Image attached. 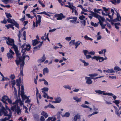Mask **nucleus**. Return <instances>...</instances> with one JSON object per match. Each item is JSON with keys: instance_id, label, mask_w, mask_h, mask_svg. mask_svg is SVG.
<instances>
[{"instance_id": "f257e3e1", "label": "nucleus", "mask_w": 121, "mask_h": 121, "mask_svg": "<svg viewBox=\"0 0 121 121\" xmlns=\"http://www.w3.org/2000/svg\"><path fill=\"white\" fill-rule=\"evenodd\" d=\"M22 51L23 55H24L25 53L26 50L29 51L30 50L31 46L30 44L26 45V44L25 43L22 46Z\"/></svg>"}, {"instance_id": "f03ea898", "label": "nucleus", "mask_w": 121, "mask_h": 121, "mask_svg": "<svg viewBox=\"0 0 121 121\" xmlns=\"http://www.w3.org/2000/svg\"><path fill=\"white\" fill-rule=\"evenodd\" d=\"M18 99L15 101L11 105V110L13 111H14L16 109V108L18 106V103H19Z\"/></svg>"}, {"instance_id": "7ed1b4c3", "label": "nucleus", "mask_w": 121, "mask_h": 121, "mask_svg": "<svg viewBox=\"0 0 121 121\" xmlns=\"http://www.w3.org/2000/svg\"><path fill=\"white\" fill-rule=\"evenodd\" d=\"M15 51L17 57V59L18 58L19 59L18 60H15L16 62L17 65H18L20 64L21 58H20V54L19 53V52L18 50H17Z\"/></svg>"}, {"instance_id": "20e7f679", "label": "nucleus", "mask_w": 121, "mask_h": 121, "mask_svg": "<svg viewBox=\"0 0 121 121\" xmlns=\"http://www.w3.org/2000/svg\"><path fill=\"white\" fill-rule=\"evenodd\" d=\"M6 43L9 45L12 46L14 43L13 39H11L8 37L6 41Z\"/></svg>"}, {"instance_id": "39448f33", "label": "nucleus", "mask_w": 121, "mask_h": 121, "mask_svg": "<svg viewBox=\"0 0 121 121\" xmlns=\"http://www.w3.org/2000/svg\"><path fill=\"white\" fill-rule=\"evenodd\" d=\"M92 59H95L97 61L99 60V62H102L104 60V58L103 57L95 56L92 57Z\"/></svg>"}, {"instance_id": "423d86ee", "label": "nucleus", "mask_w": 121, "mask_h": 121, "mask_svg": "<svg viewBox=\"0 0 121 121\" xmlns=\"http://www.w3.org/2000/svg\"><path fill=\"white\" fill-rule=\"evenodd\" d=\"M23 55H22V58H21L20 62V63L22 62V63L21 64V65H22L23 67V66L24 65V60L25 58L26 57H28V60H29V57L27 55H26L24 56H22Z\"/></svg>"}, {"instance_id": "0eeeda50", "label": "nucleus", "mask_w": 121, "mask_h": 121, "mask_svg": "<svg viewBox=\"0 0 121 121\" xmlns=\"http://www.w3.org/2000/svg\"><path fill=\"white\" fill-rule=\"evenodd\" d=\"M97 17H96V18H97L98 19L99 21V24L100 26H102L103 25V22L101 21V20L102 21L104 22L105 20V19L104 18V17H102L99 15Z\"/></svg>"}, {"instance_id": "6e6552de", "label": "nucleus", "mask_w": 121, "mask_h": 121, "mask_svg": "<svg viewBox=\"0 0 121 121\" xmlns=\"http://www.w3.org/2000/svg\"><path fill=\"white\" fill-rule=\"evenodd\" d=\"M40 44L38 46H37L34 47V50H33V52H35V51L39 50L40 49V47L42 45L43 43V41L40 42Z\"/></svg>"}, {"instance_id": "1a4fd4ad", "label": "nucleus", "mask_w": 121, "mask_h": 121, "mask_svg": "<svg viewBox=\"0 0 121 121\" xmlns=\"http://www.w3.org/2000/svg\"><path fill=\"white\" fill-rule=\"evenodd\" d=\"M85 79L86 80V83L89 85L91 84L92 83V81L91 80V78L90 77H86Z\"/></svg>"}, {"instance_id": "9d476101", "label": "nucleus", "mask_w": 121, "mask_h": 121, "mask_svg": "<svg viewBox=\"0 0 121 121\" xmlns=\"http://www.w3.org/2000/svg\"><path fill=\"white\" fill-rule=\"evenodd\" d=\"M8 98V96L6 95H4L2 97L1 100L4 103L6 104H8V103L6 102V101L7 100Z\"/></svg>"}, {"instance_id": "9b49d317", "label": "nucleus", "mask_w": 121, "mask_h": 121, "mask_svg": "<svg viewBox=\"0 0 121 121\" xmlns=\"http://www.w3.org/2000/svg\"><path fill=\"white\" fill-rule=\"evenodd\" d=\"M46 59L45 56L44 54H43V56L41 57L40 59H39L38 61L39 63H41L44 62Z\"/></svg>"}, {"instance_id": "f8f14e48", "label": "nucleus", "mask_w": 121, "mask_h": 121, "mask_svg": "<svg viewBox=\"0 0 121 121\" xmlns=\"http://www.w3.org/2000/svg\"><path fill=\"white\" fill-rule=\"evenodd\" d=\"M120 20L121 21V17L120 16V14L117 13V17L113 20V21L115 22L117 21H120Z\"/></svg>"}, {"instance_id": "ddd939ff", "label": "nucleus", "mask_w": 121, "mask_h": 121, "mask_svg": "<svg viewBox=\"0 0 121 121\" xmlns=\"http://www.w3.org/2000/svg\"><path fill=\"white\" fill-rule=\"evenodd\" d=\"M87 11L91 13L89 14V15H91L95 17H97L99 15L98 14H97L95 13L94 12L91 10L88 11Z\"/></svg>"}, {"instance_id": "4468645a", "label": "nucleus", "mask_w": 121, "mask_h": 121, "mask_svg": "<svg viewBox=\"0 0 121 121\" xmlns=\"http://www.w3.org/2000/svg\"><path fill=\"white\" fill-rule=\"evenodd\" d=\"M57 103H60L62 101V99L60 97H57L55 98Z\"/></svg>"}, {"instance_id": "2eb2a0df", "label": "nucleus", "mask_w": 121, "mask_h": 121, "mask_svg": "<svg viewBox=\"0 0 121 121\" xmlns=\"http://www.w3.org/2000/svg\"><path fill=\"white\" fill-rule=\"evenodd\" d=\"M65 16L63 15L62 13L60 14L58 17L57 18V20H61L62 18H65Z\"/></svg>"}, {"instance_id": "dca6fc26", "label": "nucleus", "mask_w": 121, "mask_h": 121, "mask_svg": "<svg viewBox=\"0 0 121 121\" xmlns=\"http://www.w3.org/2000/svg\"><path fill=\"white\" fill-rule=\"evenodd\" d=\"M21 110L19 106H17L16 109L15 110V112H16L17 113L19 114L20 113H21Z\"/></svg>"}, {"instance_id": "f3484780", "label": "nucleus", "mask_w": 121, "mask_h": 121, "mask_svg": "<svg viewBox=\"0 0 121 121\" xmlns=\"http://www.w3.org/2000/svg\"><path fill=\"white\" fill-rule=\"evenodd\" d=\"M39 42H40L38 41L37 39L33 40L32 41V44L34 46H35L36 44L38 43Z\"/></svg>"}, {"instance_id": "a211bd4d", "label": "nucleus", "mask_w": 121, "mask_h": 121, "mask_svg": "<svg viewBox=\"0 0 121 121\" xmlns=\"http://www.w3.org/2000/svg\"><path fill=\"white\" fill-rule=\"evenodd\" d=\"M72 19H73L70 20V22L72 23L76 24V22L77 21V17H72Z\"/></svg>"}, {"instance_id": "6ab92c4d", "label": "nucleus", "mask_w": 121, "mask_h": 121, "mask_svg": "<svg viewBox=\"0 0 121 121\" xmlns=\"http://www.w3.org/2000/svg\"><path fill=\"white\" fill-rule=\"evenodd\" d=\"M24 28H23L21 30L19 31V33L18 34V38L19 40V41L20 42H21V41L20 39V38L21 37V32L23 31L24 30Z\"/></svg>"}, {"instance_id": "aec40b11", "label": "nucleus", "mask_w": 121, "mask_h": 121, "mask_svg": "<svg viewBox=\"0 0 121 121\" xmlns=\"http://www.w3.org/2000/svg\"><path fill=\"white\" fill-rule=\"evenodd\" d=\"M48 69L47 68H45L43 70V73L44 75H45L46 73H48Z\"/></svg>"}, {"instance_id": "412c9836", "label": "nucleus", "mask_w": 121, "mask_h": 121, "mask_svg": "<svg viewBox=\"0 0 121 121\" xmlns=\"http://www.w3.org/2000/svg\"><path fill=\"white\" fill-rule=\"evenodd\" d=\"M80 116L78 114L76 115L74 117L73 121H77L78 119H80Z\"/></svg>"}, {"instance_id": "4be33fe9", "label": "nucleus", "mask_w": 121, "mask_h": 121, "mask_svg": "<svg viewBox=\"0 0 121 121\" xmlns=\"http://www.w3.org/2000/svg\"><path fill=\"white\" fill-rule=\"evenodd\" d=\"M73 99L76 101L77 102L81 101V98H78L77 97L75 96L73 97Z\"/></svg>"}, {"instance_id": "5701e85b", "label": "nucleus", "mask_w": 121, "mask_h": 121, "mask_svg": "<svg viewBox=\"0 0 121 121\" xmlns=\"http://www.w3.org/2000/svg\"><path fill=\"white\" fill-rule=\"evenodd\" d=\"M41 114L43 115V116H44L45 118H46L48 116L47 113L46 112L44 111H42V112Z\"/></svg>"}, {"instance_id": "b1692460", "label": "nucleus", "mask_w": 121, "mask_h": 121, "mask_svg": "<svg viewBox=\"0 0 121 121\" xmlns=\"http://www.w3.org/2000/svg\"><path fill=\"white\" fill-rule=\"evenodd\" d=\"M16 82L17 83L16 85L18 86L19 87V90H18V92H19V91H20V84L19 82V80L18 79H17L16 80Z\"/></svg>"}, {"instance_id": "393cba45", "label": "nucleus", "mask_w": 121, "mask_h": 121, "mask_svg": "<svg viewBox=\"0 0 121 121\" xmlns=\"http://www.w3.org/2000/svg\"><path fill=\"white\" fill-rule=\"evenodd\" d=\"M7 21L8 23H10L11 24H13L14 22L15 21L14 20L11 19L10 18H8L7 19Z\"/></svg>"}, {"instance_id": "a878e982", "label": "nucleus", "mask_w": 121, "mask_h": 121, "mask_svg": "<svg viewBox=\"0 0 121 121\" xmlns=\"http://www.w3.org/2000/svg\"><path fill=\"white\" fill-rule=\"evenodd\" d=\"M106 72L107 73H112L115 72L113 69H108V70L106 71Z\"/></svg>"}, {"instance_id": "bb28decb", "label": "nucleus", "mask_w": 121, "mask_h": 121, "mask_svg": "<svg viewBox=\"0 0 121 121\" xmlns=\"http://www.w3.org/2000/svg\"><path fill=\"white\" fill-rule=\"evenodd\" d=\"M12 55L13 54L9 52L7 53V56L8 59L13 58V56Z\"/></svg>"}, {"instance_id": "cd10ccee", "label": "nucleus", "mask_w": 121, "mask_h": 121, "mask_svg": "<svg viewBox=\"0 0 121 121\" xmlns=\"http://www.w3.org/2000/svg\"><path fill=\"white\" fill-rule=\"evenodd\" d=\"M80 60L81 62L83 63L84 66H86L89 65V63L86 62L84 60L82 59H80Z\"/></svg>"}, {"instance_id": "c85d7f7f", "label": "nucleus", "mask_w": 121, "mask_h": 121, "mask_svg": "<svg viewBox=\"0 0 121 121\" xmlns=\"http://www.w3.org/2000/svg\"><path fill=\"white\" fill-rule=\"evenodd\" d=\"M95 91L96 93L100 94H103V93L104 92V91H102L99 90H95Z\"/></svg>"}, {"instance_id": "c756f323", "label": "nucleus", "mask_w": 121, "mask_h": 121, "mask_svg": "<svg viewBox=\"0 0 121 121\" xmlns=\"http://www.w3.org/2000/svg\"><path fill=\"white\" fill-rule=\"evenodd\" d=\"M75 40H71L69 43V44L70 46H71L73 44L75 45Z\"/></svg>"}, {"instance_id": "7c9ffc66", "label": "nucleus", "mask_w": 121, "mask_h": 121, "mask_svg": "<svg viewBox=\"0 0 121 121\" xmlns=\"http://www.w3.org/2000/svg\"><path fill=\"white\" fill-rule=\"evenodd\" d=\"M70 114L69 112H66L65 114L63 115H62V117H68L70 116Z\"/></svg>"}, {"instance_id": "2f4dec72", "label": "nucleus", "mask_w": 121, "mask_h": 121, "mask_svg": "<svg viewBox=\"0 0 121 121\" xmlns=\"http://www.w3.org/2000/svg\"><path fill=\"white\" fill-rule=\"evenodd\" d=\"M5 13L6 15V17L8 19L12 17V16L11 15L10 13Z\"/></svg>"}, {"instance_id": "473e14b6", "label": "nucleus", "mask_w": 121, "mask_h": 121, "mask_svg": "<svg viewBox=\"0 0 121 121\" xmlns=\"http://www.w3.org/2000/svg\"><path fill=\"white\" fill-rule=\"evenodd\" d=\"M22 68H23V67L22 65H21V64H20V68H21V71L20 73V75H22V76H23V70H22Z\"/></svg>"}, {"instance_id": "72a5a7b5", "label": "nucleus", "mask_w": 121, "mask_h": 121, "mask_svg": "<svg viewBox=\"0 0 121 121\" xmlns=\"http://www.w3.org/2000/svg\"><path fill=\"white\" fill-rule=\"evenodd\" d=\"M5 109L4 107H3V108L0 110V116H2L4 110Z\"/></svg>"}, {"instance_id": "f704fd0d", "label": "nucleus", "mask_w": 121, "mask_h": 121, "mask_svg": "<svg viewBox=\"0 0 121 121\" xmlns=\"http://www.w3.org/2000/svg\"><path fill=\"white\" fill-rule=\"evenodd\" d=\"M98 75V74L96 73H94L91 74H89V76L90 77H94L97 76Z\"/></svg>"}, {"instance_id": "c9c22d12", "label": "nucleus", "mask_w": 121, "mask_h": 121, "mask_svg": "<svg viewBox=\"0 0 121 121\" xmlns=\"http://www.w3.org/2000/svg\"><path fill=\"white\" fill-rule=\"evenodd\" d=\"M84 38L87 40H90L91 41H92L93 40L92 39L88 37L87 35H86L84 37Z\"/></svg>"}, {"instance_id": "e433bc0d", "label": "nucleus", "mask_w": 121, "mask_h": 121, "mask_svg": "<svg viewBox=\"0 0 121 121\" xmlns=\"http://www.w3.org/2000/svg\"><path fill=\"white\" fill-rule=\"evenodd\" d=\"M48 90L49 89L48 87H44L41 89V90H42V91H43L44 92L48 91Z\"/></svg>"}, {"instance_id": "4c0bfd02", "label": "nucleus", "mask_w": 121, "mask_h": 121, "mask_svg": "<svg viewBox=\"0 0 121 121\" xmlns=\"http://www.w3.org/2000/svg\"><path fill=\"white\" fill-rule=\"evenodd\" d=\"M114 70H117L118 71H120L121 69L118 66H116L114 68Z\"/></svg>"}, {"instance_id": "58836bf2", "label": "nucleus", "mask_w": 121, "mask_h": 121, "mask_svg": "<svg viewBox=\"0 0 121 121\" xmlns=\"http://www.w3.org/2000/svg\"><path fill=\"white\" fill-rule=\"evenodd\" d=\"M12 46L13 48H14L15 51L18 50L17 46L14 44H14H13V45H12Z\"/></svg>"}, {"instance_id": "ea45409f", "label": "nucleus", "mask_w": 121, "mask_h": 121, "mask_svg": "<svg viewBox=\"0 0 121 121\" xmlns=\"http://www.w3.org/2000/svg\"><path fill=\"white\" fill-rule=\"evenodd\" d=\"M83 52L85 56L87 55V54H89V51L86 50H83Z\"/></svg>"}, {"instance_id": "a19ab883", "label": "nucleus", "mask_w": 121, "mask_h": 121, "mask_svg": "<svg viewBox=\"0 0 121 121\" xmlns=\"http://www.w3.org/2000/svg\"><path fill=\"white\" fill-rule=\"evenodd\" d=\"M98 113V112H97L96 111V112H94L92 114L88 115V117H90L92 116L95 114H97Z\"/></svg>"}, {"instance_id": "79ce46f5", "label": "nucleus", "mask_w": 121, "mask_h": 121, "mask_svg": "<svg viewBox=\"0 0 121 121\" xmlns=\"http://www.w3.org/2000/svg\"><path fill=\"white\" fill-rule=\"evenodd\" d=\"M23 39L24 40H26V32L24 31L23 33Z\"/></svg>"}, {"instance_id": "37998d69", "label": "nucleus", "mask_w": 121, "mask_h": 121, "mask_svg": "<svg viewBox=\"0 0 121 121\" xmlns=\"http://www.w3.org/2000/svg\"><path fill=\"white\" fill-rule=\"evenodd\" d=\"M103 94L104 95H110V96H112L113 95V94L112 93H103Z\"/></svg>"}, {"instance_id": "c03bdc74", "label": "nucleus", "mask_w": 121, "mask_h": 121, "mask_svg": "<svg viewBox=\"0 0 121 121\" xmlns=\"http://www.w3.org/2000/svg\"><path fill=\"white\" fill-rule=\"evenodd\" d=\"M42 92L44 94L43 95V96L44 98L46 97L47 96H48V94L43 91H42Z\"/></svg>"}, {"instance_id": "a18cd8bd", "label": "nucleus", "mask_w": 121, "mask_h": 121, "mask_svg": "<svg viewBox=\"0 0 121 121\" xmlns=\"http://www.w3.org/2000/svg\"><path fill=\"white\" fill-rule=\"evenodd\" d=\"M13 24L16 27L18 28H19V25L16 22V21H15L14 22Z\"/></svg>"}, {"instance_id": "49530a36", "label": "nucleus", "mask_w": 121, "mask_h": 121, "mask_svg": "<svg viewBox=\"0 0 121 121\" xmlns=\"http://www.w3.org/2000/svg\"><path fill=\"white\" fill-rule=\"evenodd\" d=\"M63 87L66 89H68L69 90H71V88L69 85H64L63 86Z\"/></svg>"}, {"instance_id": "de8ad7c7", "label": "nucleus", "mask_w": 121, "mask_h": 121, "mask_svg": "<svg viewBox=\"0 0 121 121\" xmlns=\"http://www.w3.org/2000/svg\"><path fill=\"white\" fill-rule=\"evenodd\" d=\"M81 43L82 44V42H80V41H78L76 42L75 43V45L78 46Z\"/></svg>"}, {"instance_id": "09e8293b", "label": "nucleus", "mask_w": 121, "mask_h": 121, "mask_svg": "<svg viewBox=\"0 0 121 121\" xmlns=\"http://www.w3.org/2000/svg\"><path fill=\"white\" fill-rule=\"evenodd\" d=\"M0 5L2 7H7V8H9L10 7V6L9 5H3V4H0Z\"/></svg>"}, {"instance_id": "8fccbe9b", "label": "nucleus", "mask_w": 121, "mask_h": 121, "mask_svg": "<svg viewBox=\"0 0 121 121\" xmlns=\"http://www.w3.org/2000/svg\"><path fill=\"white\" fill-rule=\"evenodd\" d=\"M79 18L81 20H83V19L85 18V17L84 15H82V16H80L79 17Z\"/></svg>"}, {"instance_id": "3c124183", "label": "nucleus", "mask_w": 121, "mask_h": 121, "mask_svg": "<svg viewBox=\"0 0 121 121\" xmlns=\"http://www.w3.org/2000/svg\"><path fill=\"white\" fill-rule=\"evenodd\" d=\"M5 111V109L4 110V112L3 113L4 114V116H9V114H8L7 112H6Z\"/></svg>"}, {"instance_id": "603ef678", "label": "nucleus", "mask_w": 121, "mask_h": 121, "mask_svg": "<svg viewBox=\"0 0 121 121\" xmlns=\"http://www.w3.org/2000/svg\"><path fill=\"white\" fill-rule=\"evenodd\" d=\"M70 9H72V13H73L74 12V10H75L76 8L73 5H72V8Z\"/></svg>"}, {"instance_id": "864d4df0", "label": "nucleus", "mask_w": 121, "mask_h": 121, "mask_svg": "<svg viewBox=\"0 0 121 121\" xmlns=\"http://www.w3.org/2000/svg\"><path fill=\"white\" fill-rule=\"evenodd\" d=\"M109 78H111L112 79H116V77L115 76H109Z\"/></svg>"}, {"instance_id": "5fc2aeb1", "label": "nucleus", "mask_w": 121, "mask_h": 121, "mask_svg": "<svg viewBox=\"0 0 121 121\" xmlns=\"http://www.w3.org/2000/svg\"><path fill=\"white\" fill-rule=\"evenodd\" d=\"M86 58L87 59H89L90 58H92L91 56L90 55H86L85 56Z\"/></svg>"}, {"instance_id": "6e6d98bb", "label": "nucleus", "mask_w": 121, "mask_h": 121, "mask_svg": "<svg viewBox=\"0 0 121 121\" xmlns=\"http://www.w3.org/2000/svg\"><path fill=\"white\" fill-rule=\"evenodd\" d=\"M71 39V37H66L65 38L66 40L68 41H69Z\"/></svg>"}, {"instance_id": "4d7b16f0", "label": "nucleus", "mask_w": 121, "mask_h": 121, "mask_svg": "<svg viewBox=\"0 0 121 121\" xmlns=\"http://www.w3.org/2000/svg\"><path fill=\"white\" fill-rule=\"evenodd\" d=\"M10 78L11 79L13 80L15 78V76L14 74H12L10 77Z\"/></svg>"}, {"instance_id": "13d9d810", "label": "nucleus", "mask_w": 121, "mask_h": 121, "mask_svg": "<svg viewBox=\"0 0 121 121\" xmlns=\"http://www.w3.org/2000/svg\"><path fill=\"white\" fill-rule=\"evenodd\" d=\"M113 102L116 104H118L120 103L119 101L118 100H115V101Z\"/></svg>"}, {"instance_id": "bf43d9fd", "label": "nucleus", "mask_w": 121, "mask_h": 121, "mask_svg": "<svg viewBox=\"0 0 121 121\" xmlns=\"http://www.w3.org/2000/svg\"><path fill=\"white\" fill-rule=\"evenodd\" d=\"M8 102L11 105L13 104L12 103V100L9 98H8L7 100Z\"/></svg>"}, {"instance_id": "052dcab7", "label": "nucleus", "mask_w": 121, "mask_h": 121, "mask_svg": "<svg viewBox=\"0 0 121 121\" xmlns=\"http://www.w3.org/2000/svg\"><path fill=\"white\" fill-rule=\"evenodd\" d=\"M19 100V102L20 104V106H22L23 105V103L21 100Z\"/></svg>"}, {"instance_id": "680f3d73", "label": "nucleus", "mask_w": 121, "mask_h": 121, "mask_svg": "<svg viewBox=\"0 0 121 121\" xmlns=\"http://www.w3.org/2000/svg\"><path fill=\"white\" fill-rule=\"evenodd\" d=\"M7 116L8 117H5L4 118V119L6 121V120H9L10 119V118L11 117V116Z\"/></svg>"}, {"instance_id": "e2e57ef3", "label": "nucleus", "mask_w": 121, "mask_h": 121, "mask_svg": "<svg viewBox=\"0 0 121 121\" xmlns=\"http://www.w3.org/2000/svg\"><path fill=\"white\" fill-rule=\"evenodd\" d=\"M95 54V52L94 51H91L89 52V54H90L91 55H94Z\"/></svg>"}, {"instance_id": "0e129e2a", "label": "nucleus", "mask_w": 121, "mask_h": 121, "mask_svg": "<svg viewBox=\"0 0 121 121\" xmlns=\"http://www.w3.org/2000/svg\"><path fill=\"white\" fill-rule=\"evenodd\" d=\"M40 120L41 121H44L45 120V119L43 116H42L41 117Z\"/></svg>"}, {"instance_id": "69168bd1", "label": "nucleus", "mask_w": 121, "mask_h": 121, "mask_svg": "<svg viewBox=\"0 0 121 121\" xmlns=\"http://www.w3.org/2000/svg\"><path fill=\"white\" fill-rule=\"evenodd\" d=\"M111 2L112 4H115L116 3H117V0H113L111 1Z\"/></svg>"}, {"instance_id": "338daca9", "label": "nucleus", "mask_w": 121, "mask_h": 121, "mask_svg": "<svg viewBox=\"0 0 121 121\" xmlns=\"http://www.w3.org/2000/svg\"><path fill=\"white\" fill-rule=\"evenodd\" d=\"M7 20H6L5 18H4V20L3 21H1V23H4V24H6L7 23Z\"/></svg>"}, {"instance_id": "774afa93", "label": "nucleus", "mask_w": 121, "mask_h": 121, "mask_svg": "<svg viewBox=\"0 0 121 121\" xmlns=\"http://www.w3.org/2000/svg\"><path fill=\"white\" fill-rule=\"evenodd\" d=\"M81 106L82 107L84 108H88L89 107L87 105H86L84 104H82V105H81Z\"/></svg>"}]
</instances>
